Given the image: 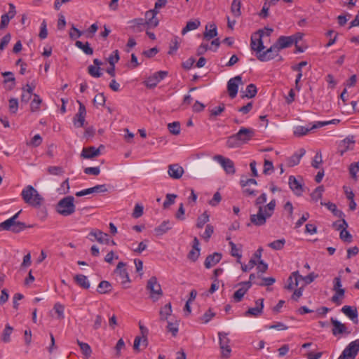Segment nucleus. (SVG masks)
Segmentation results:
<instances>
[{
	"mask_svg": "<svg viewBox=\"0 0 359 359\" xmlns=\"http://www.w3.org/2000/svg\"><path fill=\"white\" fill-rule=\"evenodd\" d=\"M355 145L353 137H346L343 140L339 145V152L342 156L345 152L353 150Z\"/></svg>",
	"mask_w": 359,
	"mask_h": 359,
	"instance_id": "21",
	"label": "nucleus"
},
{
	"mask_svg": "<svg viewBox=\"0 0 359 359\" xmlns=\"http://www.w3.org/2000/svg\"><path fill=\"white\" fill-rule=\"evenodd\" d=\"M241 145V144L238 141L236 134L229 137L226 140V146L229 148H236L240 147Z\"/></svg>",
	"mask_w": 359,
	"mask_h": 359,
	"instance_id": "47",
	"label": "nucleus"
},
{
	"mask_svg": "<svg viewBox=\"0 0 359 359\" xmlns=\"http://www.w3.org/2000/svg\"><path fill=\"white\" fill-rule=\"evenodd\" d=\"M214 232V228L212 225L208 224L205 227L204 233L201 235V237L205 241H208L210 238L212 236Z\"/></svg>",
	"mask_w": 359,
	"mask_h": 359,
	"instance_id": "59",
	"label": "nucleus"
},
{
	"mask_svg": "<svg viewBox=\"0 0 359 359\" xmlns=\"http://www.w3.org/2000/svg\"><path fill=\"white\" fill-rule=\"evenodd\" d=\"M168 128L169 132L172 135H177L180 133V123L178 121L168 123Z\"/></svg>",
	"mask_w": 359,
	"mask_h": 359,
	"instance_id": "49",
	"label": "nucleus"
},
{
	"mask_svg": "<svg viewBox=\"0 0 359 359\" xmlns=\"http://www.w3.org/2000/svg\"><path fill=\"white\" fill-rule=\"evenodd\" d=\"M167 329L170 332L173 337H175L178 332V323L168 322Z\"/></svg>",
	"mask_w": 359,
	"mask_h": 359,
	"instance_id": "64",
	"label": "nucleus"
},
{
	"mask_svg": "<svg viewBox=\"0 0 359 359\" xmlns=\"http://www.w3.org/2000/svg\"><path fill=\"white\" fill-rule=\"evenodd\" d=\"M229 245L231 247V256L235 257L238 259H241V257H242V255L241 253V249L237 248L236 244L232 241L229 242Z\"/></svg>",
	"mask_w": 359,
	"mask_h": 359,
	"instance_id": "54",
	"label": "nucleus"
},
{
	"mask_svg": "<svg viewBox=\"0 0 359 359\" xmlns=\"http://www.w3.org/2000/svg\"><path fill=\"white\" fill-rule=\"evenodd\" d=\"M172 229V224L170 221H163L159 226L154 229L155 233L157 236H161L167 233Z\"/></svg>",
	"mask_w": 359,
	"mask_h": 359,
	"instance_id": "34",
	"label": "nucleus"
},
{
	"mask_svg": "<svg viewBox=\"0 0 359 359\" xmlns=\"http://www.w3.org/2000/svg\"><path fill=\"white\" fill-rule=\"evenodd\" d=\"M225 109L224 104L222 103L217 107H215L210 110V118L220 115Z\"/></svg>",
	"mask_w": 359,
	"mask_h": 359,
	"instance_id": "56",
	"label": "nucleus"
},
{
	"mask_svg": "<svg viewBox=\"0 0 359 359\" xmlns=\"http://www.w3.org/2000/svg\"><path fill=\"white\" fill-rule=\"evenodd\" d=\"M250 48L252 50L256 52L257 56L262 53L265 48L262 38L257 35V33L251 36Z\"/></svg>",
	"mask_w": 359,
	"mask_h": 359,
	"instance_id": "16",
	"label": "nucleus"
},
{
	"mask_svg": "<svg viewBox=\"0 0 359 359\" xmlns=\"http://www.w3.org/2000/svg\"><path fill=\"white\" fill-rule=\"evenodd\" d=\"M218 335L222 356L223 358H227L229 357L231 352V347L229 344L230 341L227 337V334L225 333L219 332Z\"/></svg>",
	"mask_w": 359,
	"mask_h": 359,
	"instance_id": "11",
	"label": "nucleus"
},
{
	"mask_svg": "<svg viewBox=\"0 0 359 359\" xmlns=\"http://www.w3.org/2000/svg\"><path fill=\"white\" fill-rule=\"evenodd\" d=\"M320 204L322 205L326 206L327 208V209L329 210H330L334 216L344 219V212L341 210H338L337 208V205L334 203H332L331 202H328V203L321 202Z\"/></svg>",
	"mask_w": 359,
	"mask_h": 359,
	"instance_id": "37",
	"label": "nucleus"
},
{
	"mask_svg": "<svg viewBox=\"0 0 359 359\" xmlns=\"http://www.w3.org/2000/svg\"><path fill=\"white\" fill-rule=\"evenodd\" d=\"M306 150L303 148L300 149L297 152L294 153L287 159V165L293 167L299 163L301 158L305 154Z\"/></svg>",
	"mask_w": 359,
	"mask_h": 359,
	"instance_id": "29",
	"label": "nucleus"
},
{
	"mask_svg": "<svg viewBox=\"0 0 359 359\" xmlns=\"http://www.w3.org/2000/svg\"><path fill=\"white\" fill-rule=\"evenodd\" d=\"M341 311L355 323H358V311L355 307L353 308L351 306H344L341 309Z\"/></svg>",
	"mask_w": 359,
	"mask_h": 359,
	"instance_id": "27",
	"label": "nucleus"
},
{
	"mask_svg": "<svg viewBox=\"0 0 359 359\" xmlns=\"http://www.w3.org/2000/svg\"><path fill=\"white\" fill-rule=\"evenodd\" d=\"M184 172V168L179 164H171L168 165V174L175 180L181 178Z\"/></svg>",
	"mask_w": 359,
	"mask_h": 359,
	"instance_id": "19",
	"label": "nucleus"
},
{
	"mask_svg": "<svg viewBox=\"0 0 359 359\" xmlns=\"http://www.w3.org/2000/svg\"><path fill=\"white\" fill-rule=\"evenodd\" d=\"M257 264V260L251 259L248 264H241V269L243 272H247L253 269Z\"/></svg>",
	"mask_w": 359,
	"mask_h": 359,
	"instance_id": "63",
	"label": "nucleus"
},
{
	"mask_svg": "<svg viewBox=\"0 0 359 359\" xmlns=\"http://www.w3.org/2000/svg\"><path fill=\"white\" fill-rule=\"evenodd\" d=\"M77 344L79 346L83 354L86 357L88 358V357L90 356L92 350H91L90 346L87 343H84V342H82V341H80L78 340Z\"/></svg>",
	"mask_w": 359,
	"mask_h": 359,
	"instance_id": "52",
	"label": "nucleus"
},
{
	"mask_svg": "<svg viewBox=\"0 0 359 359\" xmlns=\"http://www.w3.org/2000/svg\"><path fill=\"white\" fill-rule=\"evenodd\" d=\"M251 287L250 282H244L241 283V287L237 290L233 294V299L236 302H240L245 294Z\"/></svg>",
	"mask_w": 359,
	"mask_h": 359,
	"instance_id": "25",
	"label": "nucleus"
},
{
	"mask_svg": "<svg viewBox=\"0 0 359 359\" xmlns=\"http://www.w3.org/2000/svg\"><path fill=\"white\" fill-rule=\"evenodd\" d=\"M222 259V254L214 252L208 255L204 262V265L207 269H210L216 265Z\"/></svg>",
	"mask_w": 359,
	"mask_h": 359,
	"instance_id": "26",
	"label": "nucleus"
},
{
	"mask_svg": "<svg viewBox=\"0 0 359 359\" xmlns=\"http://www.w3.org/2000/svg\"><path fill=\"white\" fill-rule=\"evenodd\" d=\"M289 186L292 191L297 196H301L304 191L303 185L299 182L294 176L289 177Z\"/></svg>",
	"mask_w": 359,
	"mask_h": 359,
	"instance_id": "22",
	"label": "nucleus"
},
{
	"mask_svg": "<svg viewBox=\"0 0 359 359\" xmlns=\"http://www.w3.org/2000/svg\"><path fill=\"white\" fill-rule=\"evenodd\" d=\"M143 210H144L143 205L141 204L137 203L135 205L132 216L134 218L137 219L143 215V212H144Z\"/></svg>",
	"mask_w": 359,
	"mask_h": 359,
	"instance_id": "58",
	"label": "nucleus"
},
{
	"mask_svg": "<svg viewBox=\"0 0 359 359\" xmlns=\"http://www.w3.org/2000/svg\"><path fill=\"white\" fill-rule=\"evenodd\" d=\"M307 65L306 61H302L299 64L294 65L292 67V69L293 71L297 72L298 74L296 76L295 79V88L297 90L299 91L301 89V86L299 85L300 80L302 77V68Z\"/></svg>",
	"mask_w": 359,
	"mask_h": 359,
	"instance_id": "24",
	"label": "nucleus"
},
{
	"mask_svg": "<svg viewBox=\"0 0 359 359\" xmlns=\"http://www.w3.org/2000/svg\"><path fill=\"white\" fill-rule=\"evenodd\" d=\"M264 299H259L256 301L255 304L256 306L252 308H250L245 313V316H254L257 317L260 316L262 313L263 308H264Z\"/></svg>",
	"mask_w": 359,
	"mask_h": 359,
	"instance_id": "20",
	"label": "nucleus"
},
{
	"mask_svg": "<svg viewBox=\"0 0 359 359\" xmlns=\"http://www.w3.org/2000/svg\"><path fill=\"white\" fill-rule=\"evenodd\" d=\"M241 2L240 0H233L231 6V11L235 17H239L241 15Z\"/></svg>",
	"mask_w": 359,
	"mask_h": 359,
	"instance_id": "45",
	"label": "nucleus"
},
{
	"mask_svg": "<svg viewBox=\"0 0 359 359\" xmlns=\"http://www.w3.org/2000/svg\"><path fill=\"white\" fill-rule=\"evenodd\" d=\"M88 73L94 78H99L102 75L100 67L94 65L88 66Z\"/></svg>",
	"mask_w": 359,
	"mask_h": 359,
	"instance_id": "51",
	"label": "nucleus"
},
{
	"mask_svg": "<svg viewBox=\"0 0 359 359\" xmlns=\"http://www.w3.org/2000/svg\"><path fill=\"white\" fill-rule=\"evenodd\" d=\"M348 224L344 219H342V225L339 228L341 229L339 233L340 238L346 243H351L352 241L351 234L346 230Z\"/></svg>",
	"mask_w": 359,
	"mask_h": 359,
	"instance_id": "28",
	"label": "nucleus"
},
{
	"mask_svg": "<svg viewBox=\"0 0 359 359\" xmlns=\"http://www.w3.org/2000/svg\"><path fill=\"white\" fill-rule=\"evenodd\" d=\"M349 173L351 175V177L356 180V174L359 172V163L358 162H354L352 163L349 165Z\"/></svg>",
	"mask_w": 359,
	"mask_h": 359,
	"instance_id": "60",
	"label": "nucleus"
},
{
	"mask_svg": "<svg viewBox=\"0 0 359 359\" xmlns=\"http://www.w3.org/2000/svg\"><path fill=\"white\" fill-rule=\"evenodd\" d=\"M276 201L272 199L265 208L259 207L256 214H252L250 217V222L255 226H260L266 224L267 219L270 218L275 210Z\"/></svg>",
	"mask_w": 359,
	"mask_h": 359,
	"instance_id": "1",
	"label": "nucleus"
},
{
	"mask_svg": "<svg viewBox=\"0 0 359 359\" xmlns=\"http://www.w3.org/2000/svg\"><path fill=\"white\" fill-rule=\"evenodd\" d=\"M345 290H339L334 291V295L332 297V302L335 303L337 305H341L342 304V299L344 297Z\"/></svg>",
	"mask_w": 359,
	"mask_h": 359,
	"instance_id": "42",
	"label": "nucleus"
},
{
	"mask_svg": "<svg viewBox=\"0 0 359 359\" xmlns=\"http://www.w3.org/2000/svg\"><path fill=\"white\" fill-rule=\"evenodd\" d=\"M172 306L170 303L163 306L159 312L161 320H165L172 314Z\"/></svg>",
	"mask_w": 359,
	"mask_h": 359,
	"instance_id": "39",
	"label": "nucleus"
},
{
	"mask_svg": "<svg viewBox=\"0 0 359 359\" xmlns=\"http://www.w3.org/2000/svg\"><path fill=\"white\" fill-rule=\"evenodd\" d=\"M324 123H309L307 126H297L294 128L293 134L295 137H302L307 135L310 131L325 126Z\"/></svg>",
	"mask_w": 359,
	"mask_h": 359,
	"instance_id": "9",
	"label": "nucleus"
},
{
	"mask_svg": "<svg viewBox=\"0 0 359 359\" xmlns=\"http://www.w3.org/2000/svg\"><path fill=\"white\" fill-rule=\"evenodd\" d=\"M147 289L150 292V297L154 302L158 300L163 295L161 285L158 283L157 278L152 276L147 282Z\"/></svg>",
	"mask_w": 359,
	"mask_h": 359,
	"instance_id": "5",
	"label": "nucleus"
},
{
	"mask_svg": "<svg viewBox=\"0 0 359 359\" xmlns=\"http://www.w3.org/2000/svg\"><path fill=\"white\" fill-rule=\"evenodd\" d=\"M254 135V130L250 128H241L236 134L241 145L247 143L249 140H250Z\"/></svg>",
	"mask_w": 359,
	"mask_h": 359,
	"instance_id": "13",
	"label": "nucleus"
},
{
	"mask_svg": "<svg viewBox=\"0 0 359 359\" xmlns=\"http://www.w3.org/2000/svg\"><path fill=\"white\" fill-rule=\"evenodd\" d=\"M257 93V89L255 85L251 83L247 86L245 91L242 92L243 93L241 96L242 97H248V98H252L254 97Z\"/></svg>",
	"mask_w": 359,
	"mask_h": 359,
	"instance_id": "40",
	"label": "nucleus"
},
{
	"mask_svg": "<svg viewBox=\"0 0 359 359\" xmlns=\"http://www.w3.org/2000/svg\"><path fill=\"white\" fill-rule=\"evenodd\" d=\"M168 74L167 71H158L147 78L143 83L150 89L154 88L158 83L163 80Z\"/></svg>",
	"mask_w": 359,
	"mask_h": 359,
	"instance_id": "7",
	"label": "nucleus"
},
{
	"mask_svg": "<svg viewBox=\"0 0 359 359\" xmlns=\"http://www.w3.org/2000/svg\"><path fill=\"white\" fill-rule=\"evenodd\" d=\"M21 196L25 203L36 208H40L44 201L42 196L32 185H27L22 189Z\"/></svg>",
	"mask_w": 359,
	"mask_h": 359,
	"instance_id": "2",
	"label": "nucleus"
},
{
	"mask_svg": "<svg viewBox=\"0 0 359 359\" xmlns=\"http://www.w3.org/2000/svg\"><path fill=\"white\" fill-rule=\"evenodd\" d=\"M21 211L18 212L11 218L5 220L0 224V228L3 230L11 231L14 233H18L26 228L23 222L16 221Z\"/></svg>",
	"mask_w": 359,
	"mask_h": 359,
	"instance_id": "4",
	"label": "nucleus"
},
{
	"mask_svg": "<svg viewBox=\"0 0 359 359\" xmlns=\"http://www.w3.org/2000/svg\"><path fill=\"white\" fill-rule=\"evenodd\" d=\"M243 84L242 77L241 76H236L229 80L227 83V90L231 98H234L237 95L238 90V86Z\"/></svg>",
	"mask_w": 359,
	"mask_h": 359,
	"instance_id": "12",
	"label": "nucleus"
},
{
	"mask_svg": "<svg viewBox=\"0 0 359 359\" xmlns=\"http://www.w3.org/2000/svg\"><path fill=\"white\" fill-rule=\"evenodd\" d=\"M125 264L123 262H119L115 271V273L119 276L123 283L129 282V276L126 269L123 268Z\"/></svg>",
	"mask_w": 359,
	"mask_h": 359,
	"instance_id": "32",
	"label": "nucleus"
},
{
	"mask_svg": "<svg viewBox=\"0 0 359 359\" xmlns=\"http://www.w3.org/2000/svg\"><path fill=\"white\" fill-rule=\"evenodd\" d=\"M47 171L48 174L53 175H62L64 173V170L60 166H49Z\"/></svg>",
	"mask_w": 359,
	"mask_h": 359,
	"instance_id": "55",
	"label": "nucleus"
},
{
	"mask_svg": "<svg viewBox=\"0 0 359 359\" xmlns=\"http://www.w3.org/2000/svg\"><path fill=\"white\" fill-rule=\"evenodd\" d=\"M101 149H104V146L101 144L98 148L95 147H84L81 151V157L90 159L100 155Z\"/></svg>",
	"mask_w": 359,
	"mask_h": 359,
	"instance_id": "18",
	"label": "nucleus"
},
{
	"mask_svg": "<svg viewBox=\"0 0 359 359\" xmlns=\"http://www.w3.org/2000/svg\"><path fill=\"white\" fill-rule=\"evenodd\" d=\"M217 35V26L214 23H210L205 26V31L203 34L204 38L210 40Z\"/></svg>",
	"mask_w": 359,
	"mask_h": 359,
	"instance_id": "30",
	"label": "nucleus"
},
{
	"mask_svg": "<svg viewBox=\"0 0 359 359\" xmlns=\"http://www.w3.org/2000/svg\"><path fill=\"white\" fill-rule=\"evenodd\" d=\"M285 243V238H280L269 243L267 245L274 250H280L284 248Z\"/></svg>",
	"mask_w": 359,
	"mask_h": 359,
	"instance_id": "44",
	"label": "nucleus"
},
{
	"mask_svg": "<svg viewBox=\"0 0 359 359\" xmlns=\"http://www.w3.org/2000/svg\"><path fill=\"white\" fill-rule=\"evenodd\" d=\"M160 8H156V5L153 9L147 11L145 13V18L147 19V27L154 28L158 25L159 20L156 18V15L158 13Z\"/></svg>",
	"mask_w": 359,
	"mask_h": 359,
	"instance_id": "14",
	"label": "nucleus"
},
{
	"mask_svg": "<svg viewBox=\"0 0 359 359\" xmlns=\"http://www.w3.org/2000/svg\"><path fill=\"white\" fill-rule=\"evenodd\" d=\"M41 102H42V100L40 98V97L38 95L34 94V99L32 101L31 104H30L31 111L32 112L37 111L40 108V104H41Z\"/></svg>",
	"mask_w": 359,
	"mask_h": 359,
	"instance_id": "50",
	"label": "nucleus"
},
{
	"mask_svg": "<svg viewBox=\"0 0 359 359\" xmlns=\"http://www.w3.org/2000/svg\"><path fill=\"white\" fill-rule=\"evenodd\" d=\"M331 323L333 325V328L332 330V334L334 336H337L339 334H349L351 331L348 330L345 324L341 323L338 320L331 318L330 319Z\"/></svg>",
	"mask_w": 359,
	"mask_h": 359,
	"instance_id": "15",
	"label": "nucleus"
},
{
	"mask_svg": "<svg viewBox=\"0 0 359 359\" xmlns=\"http://www.w3.org/2000/svg\"><path fill=\"white\" fill-rule=\"evenodd\" d=\"M111 290V285L109 282L107 280L101 281L97 287V292L100 294H106Z\"/></svg>",
	"mask_w": 359,
	"mask_h": 359,
	"instance_id": "43",
	"label": "nucleus"
},
{
	"mask_svg": "<svg viewBox=\"0 0 359 359\" xmlns=\"http://www.w3.org/2000/svg\"><path fill=\"white\" fill-rule=\"evenodd\" d=\"M90 235L94 236L95 239L100 243H109L108 234L105 233L100 230H93L90 233Z\"/></svg>",
	"mask_w": 359,
	"mask_h": 359,
	"instance_id": "35",
	"label": "nucleus"
},
{
	"mask_svg": "<svg viewBox=\"0 0 359 359\" xmlns=\"http://www.w3.org/2000/svg\"><path fill=\"white\" fill-rule=\"evenodd\" d=\"M316 277V275H315L313 273H311L306 276H302L300 275V276H299V280H303L305 285H308L311 283Z\"/></svg>",
	"mask_w": 359,
	"mask_h": 359,
	"instance_id": "62",
	"label": "nucleus"
},
{
	"mask_svg": "<svg viewBox=\"0 0 359 359\" xmlns=\"http://www.w3.org/2000/svg\"><path fill=\"white\" fill-rule=\"evenodd\" d=\"M299 276H300L299 271L292 272L288 278V284L285 286V288L292 290L297 287L299 281Z\"/></svg>",
	"mask_w": 359,
	"mask_h": 359,
	"instance_id": "33",
	"label": "nucleus"
},
{
	"mask_svg": "<svg viewBox=\"0 0 359 359\" xmlns=\"http://www.w3.org/2000/svg\"><path fill=\"white\" fill-rule=\"evenodd\" d=\"M130 28L134 32L142 31L147 26V19L135 18L129 22Z\"/></svg>",
	"mask_w": 359,
	"mask_h": 359,
	"instance_id": "23",
	"label": "nucleus"
},
{
	"mask_svg": "<svg viewBox=\"0 0 359 359\" xmlns=\"http://www.w3.org/2000/svg\"><path fill=\"white\" fill-rule=\"evenodd\" d=\"M359 353V339L349 343L338 359H355Z\"/></svg>",
	"mask_w": 359,
	"mask_h": 359,
	"instance_id": "6",
	"label": "nucleus"
},
{
	"mask_svg": "<svg viewBox=\"0 0 359 359\" xmlns=\"http://www.w3.org/2000/svg\"><path fill=\"white\" fill-rule=\"evenodd\" d=\"M280 50L276 43L269 48L257 55V59L261 62H266L275 58L279 53Z\"/></svg>",
	"mask_w": 359,
	"mask_h": 359,
	"instance_id": "10",
	"label": "nucleus"
},
{
	"mask_svg": "<svg viewBox=\"0 0 359 359\" xmlns=\"http://www.w3.org/2000/svg\"><path fill=\"white\" fill-rule=\"evenodd\" d=\"M213 160L221 165L227 175H233L236 172L234 163L229 158L224 157L222 155H215Z\"/></svg>",
	"mask_w": 359,
	"mask_h": 359,
	"instance_id": "8",
	"label": "nucleus"
},
{
	"mask_svg": "<svg viewBox=\"0 0 359 359\" xmlns=\"http://www.w3.org/2000/svg\"><path fill=\"white\" fill-rule=\"evenodd\" d=\"M323 191L324 188L323 186L318 187L311 194L312 200L314 201H318L322 198Z\"/></svg>",
	"mask_w": 359,
	"mask_h": 359,
	"instance_id": "53",
	"label": "nucleus"
},
{
	"mask_svg": "<svg viewBox=\"0 0 359 359\" xmlns=\"http://www.w3.org/2000/svg\"><path fill=\"white\" fill-rule=\"evenodd\" d=\"M201 25V22L199 20L196 19L194 20H191L187 22V25L182 29V34L184 35L189 31L196 29Z\"/></svg>",
	"mask_w": 359,
	"mask_h": 359,
	"instance_id": "38",
	"label": "nucleus"
},
{
	"mask_svg": "<svg viewBox=\"0 0 359 359\" xmlns=\"http://www.w3.org/2000/svg\"><path fill=\"white\" fill-rule=\"evenodd\" d=\"M267 196L265 193H263L261 194L255 201V205L257 208V209H259V207L261 208H265V205L264 204L266 202Z\"/></svg>",
	"mask_w": 359,
	"mask_h": 359,
	"instance_id": "57",
	"label": "nucleus"
},
{
	"mask_svg": "<svg viewBox=\"0 0 359 359\" xmlns=\"http://www.w3.org/2000/svg\"><path fill=\"white\" fill-rule=\"evenodd\" d=\"M209 215L207 212H204L197 219L196 226L197 228L201 229L207 222H209Z\"/></svg>",
	"mask_w": 359,
	"mask_h": 359,
	"instance_id": "48",
	"label": "nucleus"
},
{
	"mask_svg": "<svg viewBox=\"0 0 359 359\" xmlns=\"http://www.w3.org/2000/svg\"><path fill=\"white\" fill-rule=\"evenodd\" d=\"M13 330V327L8 324L6 325L1 337V340L4 342L8 343L11 341V335L12 334Z\"/></svg>",
	"mask_w": 359,
	"mask_h": 359,
	"instance_id": "46",
	"label": "nucleus"
},
{
	"mask_svg": "<svg viewBox=\"0 0 359 359\" xmlns=\"http://www.w3.org/2000/svg\"><path fill=\"white\" fill-rule=\"evenodd\" d=\"M292 38L290 36H280L277 41L276 42V46L278 47L279 50L288 48L293 44Z\"/></svg>",
	"mask_w": 359,
	"mask_h": 359,
	"instance_id": "31",
	"label": "nucleus"
},
{
	"mask_svg": "<svg viewBox=\"0 0 359 359\" xmlns=\"http://www.w3.org/2000/svg\"><path fill=\"white\" fill-rule=\"evenodd\" d=\"M119 60V55L118 50H114L108 57V62L110 66H114Z\"/></svg>",
	"mask_w": 359,
	"mask_h": 359,
	"instance_id": "61",
	"label": "nucleus"
},
{
	"mask_svg": "<svg viewBox=\"0 0 359 359\" xmlns=\"http://www.w3.org/2000/svg\"><path fill=\"white\" fill-rule=\"evenodd\" d=\"M75 45L77 48L82 50L86 55H93V50L90 47V44L88 42H86L85 43H83L80 41H76Z\"/></svg>",
	"mask_w": 359,
	"mask_h": 359,
	"instance_id": "41",
	"label": "nucleus"
},
{
	"mask_svg": "<svg viewBox=\"0 0 359 359\" xmlns=\"http://www.w3.org/2000/svg\"><path fill=\"white\" fill-rule=\"evenodd\" d=\"M79 108L78 113L76 114L74 118V126L77 128L83 127L85 121V117L86 115V110L84 104L80 101H78Z\"/></svg>",
	"mask_w": 359,
	"mask_h": 359,
	"instance_id": "17",
	"label": "nucleus"
},
{
	"mask_svg": "<svg viewBox=\"0 0 359 359\" xmlns=\"http://www.w3.org/2000/svg\"><path fill=\"white\" fill-rule=\"evenodd\" d=\"M75 283L83 289H88L90 287V282L87 276L83 274H77L74 277Z\"/></svg>",
	"mask_w": 359,
	"mask_h": 359,
	"instance_id": "36",
	"label": "nucleus"
},
{
	"mask_svg": "<svg viewBox=\"0 0 359 359\" xmlns=\"http://www.w3.org/2000/svg\"><path fill=\"white\" fill-rule=\"evenodd\" d=\"M75 210L74 198L72 196H66L60 200L56 206L57 212L65 217L72 215Z\"/></svg>",
	"mask_w": 359,
	"mask_h": 359,
	"instance_id": "3",
	"label": "nucleus"
}]
</instances>
